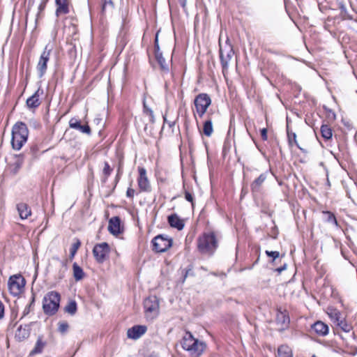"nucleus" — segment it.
Segmentation results:
<instances>
[{
  "mask_svg": "<svg viewBox=\"0 0 357 357\" xmlns=\"http://www.w3.org/2000/svg\"><path fill=\"white\" fill-rule=\"evenodd\" d=\"M155 59L157 60L158 63H159L160 68L164 72L167 73L169 71V67L168 65L166 63L165 59L162 56V52H158L155 54Z\"/></svg>",
  "mask_w": 357,
  "mask_h": 357,
  "instance_id": "31",
  "label": "nucleus"
},
{
  "mask_svg": "<svg viewBox=\"0 0 357 357\" xmlns=\"http://www.w3.org/2000/svg\"><path fill=\"white\" fill-rule=\"evenodd\" d=\"M135 190L131 188H128L126 191V196L129 198H133Z\"/></svg>",
  "mask_w": 357,
  "mask_h": 357,
  "instance_id": "48",
  "label": "nucleus"
},
{
  "mask_svg": "<svg viewBox=\"0 0 357 357\" xmlns=\"http://www.w3.org/2000/svg\"><path fill=\"white\" fill-rule=\"evenodd\" d=\"M220 59L222 68V73H225L227 71L229 67V63L231 61V58L234 56V52L233 50L232 45L229 43V40L227 39L225 45L222 46L220 44Z\"/></svg>",
  "mask_w": 357,
  "mask_h": 357,
  "instance_id": "5",
  "label": "nucleus"
},
{
  "mask_svg": "<svg viewBox=\"0 0 357 357\" xmlns=\"http://www.w3.org/2000/svg\"><path fill=\"white\" fill-rule=\"evenodd\" d=\"M357 1V0H356Z\"/></svg>",
  "mask_w": 357,
  "mask_h": 357,
  "instance_id": "61",
  "label": "nucleus"
},
{
  "mask_svg": "<svg viewBox=\"0 0 357 357\" xmlns=\"http://www.w3.org/2000/svg\"><path fill=\"white\" fill-rule=\"evenodd\" d=\"M146 331L145 326L136 325L129 328L127 332V336L129 338L137 340L144 335Z\"/></svg>",
  "mask_w": 357,
  "mask_h": 357,
  "instance_id": "14",
  "label": "nucleus"
},
{
  "mask_svg": "<svg viewBox=\"0 0 357 357\" xmlns=\"http://www.w3.org/2000/svg\"><path fill=\"white\" fill-rule=\"evenodd\" d=\"M192 347V351L188 350L191 357H199L206 347L204 342L198 341L197 344Z\"/></svg>",
  "mask_w": 357,
  "mask_h": 357,
  "instance_id": "24",
  "label": "nucleus"
},
{
  "mask_svg": "<svg viewBox=\"0 0 357 357\" xmlns=\"http://www.w3.org/2000/svg\"><path fill=\"white\" fill-rule=\"evenodd\" d=\"M38 152V147L36 144L31 145L29 148V154L31 155L32 158L37 157V153Z\"/></svg>",
  "mask_w": 357,
  "mask_h": 357,
  "instance_id": "43",
  "label": "nucleus"
},
{
  "mask_svg": "<svg viewBox=\"0 0 357 357\" xmlns=\"http://www.w3.org/2000/svg\"><path fill=\"white\" fill-rule=\"evenodd\" d=\"M25 280L20 275H14L10 276L8 282L10 293L16 296L20 295L24 289Z\"/></svg>",
  "mask_w": 357,
  "mask_h": 357,
  "instance_id": "8",
  "label": "nucleus"
},
{
  "mask_svg": "<svg viewBox=\"0 0 357 357\" xmlns=\"http://www.w3.org/2000/svg\"><path fill=\"white\" fill-rule=\"evenodd\" d=\"M267 177L266 173H263L259 176L258 178H257L250 185L251 190L254 193H257L260 192L262 184L266 181Z\"/></svg>",
  "mask_w": 357,
  "mask_h": 357,
  "instance_id": "23",
  "label": "nucleus"
},
{
  "mask_svg": "<svg viewBox=\"0 0 357 357\" xmlns=\"http://www.w3.org/2000/svg\"><path fill=\"white\" fill-rule=\"evenodd\" d=\"M34 302H35V297L34 296H32L31 298V303L27 305V307H29V308H31V307L34 304Z\"/></svg>",
  "mask_w": 357,
  "mask_h": 357,
  "instance_id": "56",
  "label": "nucleus"
},
{
  "mask_svg": "<svg viewBox=\"0 0 357 357\" xmlns=\"http://www.w3.org/2000/svg\"><path fill=\"white\" fill-rule=\"evenodd\" d=\"M287 268V264H284L283 266L278 268L275 269V271L278 272V273H282L283 271H284L285 269Z\"/></svg>",
  "mask_w": 357,
  "mask_h": 357,
  "instance_id": "52",
  "label": "nucleus"
},
{
  "mask_svg": "<svg viewBox=\"0 0 357 357\" xmlns=\"http://www.w3.org/2000/svg\"><path fill=\"white\" fill-rule=\"evenodd\" d=\"M30 332V325H20L16 330L15 339L18 342L24 341L29 337Z\"/></svg>",
  "mask_w": 357,
  "mask_h": 357,
  "instance_id": "13",
  "label": "nucleus"
},
{
  "mask_svg": "<svg viewBox=\"0 0 357 357\" xmlns=\"http://www.w3.org/2000/svg\"><path fill=\"white\" fill-rule=\"evenodd\" d=\"M312 329L319 336H326L328 333V326L321 321H316L312 325Z\"/></svg>",
  "mask_w": 357,
  "mask_h": 357,
  "instance_id": "19",
  "label": "nucleus"
},
{
  "mask_svg": "<svg viewBox=\"0 0 357 357\" xmlns=\"http://www.w3.org/2000/svg\"><path fill=\"white\" fill-rule=\"evenodd\" d=\"M194 104L197 113L199 116L202 118L206 112L208 107L211 105V99L207 93H202L195 97Z\"/></svg>",
  "mask_w": 357,
  "mask_h": 357,
  "instance_id": "6",
  "label": "nucleus"
},
{
  "mask_svg": "<svg viewBox=\"0 0 357 357\" xmlns=\"http://www.w3.org/2000/svg\"><path fill=\"white\" fill-rule=\"evenodd\" d=\"M278 357H293L291 349L287 345H281L278 349Z\"/></svg>",
  "mask_w": 357,
  "mask_h": 357,
  "instance_id": "29",
  "label": "nucleus"
},
{
  "mask_svg": "<svg viewBox=\"0 0 357 357\" xmlns=\"http://www.w3.org/2000/svg\"><path fill=\"white\" fill-rule=\"evenodd\" d=\"M143 112L145 114L148 115L149 116V121L151 123H155V116L153 114V110L148 107V105L146 103L145 100H143Z\"/></svg>",
  "mask_w": 357,
  "mask_h": 357,
  "instance_id": "35",
  "label": "nucleus"
},
{
  "mask_svg": "<svg viewBox=\"0 0 357 357\" xmlns=\"http://www.w3.org/2000/svg\"><path fill=\"white\" fill-rule=\"evenodd\" d=\"M340 8L342 12H346V10H347V8L344 4H341Z\"/></svg>",
  "mask_w": 357,
  "mask_h": 357,
  "instance_id": "57",
  "label": "nucleus"
},
{
  "mask_svg": "<svg viewBox=\"0 0 357 357\" xmlns=\"http://www.w3.org/2000/svg\"><path fill=\"white\" fill-rule=\"evenodd\" d=\"M4 306L1 301H0V319L3 317Z\"/></svg>",
  "mask_w": 357,
  "mask_h": 357,
  "instance_id": "51",
  "label": "nucleus"
},
{
  "mask_svg": "<svg viewBox=\"0 0 357 357\" xmlns=\"http://www.w3.org/2000/svg\"><path fill=\"white\" fill-rule=\"evenodd\" d=\"M182 274H183V280L182 283H183L186 278L188 276H195V273L193 271V266L192 264H190L188 266V267L183 270H182Z\"/></svg>",
  "mask_w": 357,
  "mask_h": 357,
  "instance_id": "37",
  "label": "nucleus"
},
{
  "mask_svg": "<svg viewBox=\"0 0 357 357\" xmlns=\"http://www.w3.org/2000/svg\"><path fill=\"white\" fill-rule=\"evenodd\" d=\"M337 321H338L337 322V325L344 332H349L352 327L350 324H347L345 321L344 320H340L339 321L338 319H337Z\"/></svg>",
  "mask_w": 357,
  "mask_h": 357,
  "instance_id": "39",
  "label": "nucleus"
},
{
  "mask_svg": "<svg viewBox=\"0 0 357 357\" xmlns=\"http://www.w3.org/2000/svg\"><path fill=\"white\" fill-rule=\"evenodd\" d=\"M328 117L334 120L335 119V114L332 110H330Z\"/></svg>",
  "mask_w": 357,
  "mask_h": 357,
  "instance_id": "54",
  "label": "nucleus"
},
{
  "mask_svg": "<svg viewBox=\"0 0 357 357\" xmlns=\"http://www.w3.org/2000/svg\"><path fill=\"white\" fill-rule=\"evenodd\" d=\"M185 198L187 201H188L189 202H190L192 204V206L194 205L193 204V196L191 193H190L188 191H185Z\"/></svg>",
  "mask_w": 357,
  "mask_h": 357,
  "instance_id": "46",
  "label": "nucleus"
},
{
  "mask_svg": "<svg viewBox=\"0 0 357 357\" xmlns=\"http://www.w3.org/2000/svg\"><path fill=\"white\" fill-rule=\"evenodd\" d=\"M178 2L179 3L181 4V6L185 8V6H186V0H178Z\"/></svg>",
  "mask_w": 357,
  "mask_h": 357,
  "instance_id": "55",
  "label": "nucleus"
},
{
  "mask_svg": "<svg viewBox=\"0 0 357 357\" xmlns=\"http://www.w3.org/2000/svg\"><path fill=\"white\" fill-rule=\"evenodd\" d=\"M80 245H81V242L79 241V240H77V241L72 245V246L70 249V259L74 258Z\"/></svg>",
  "mask_w": 357,
  "mask_h": 357,
  "instance_id": "38",
  "label": "nucleus"
},
{
  "mask_svg": "<svg viewBox=\"0 0 357 357\" xmlns=\"http://www.w3.org/2000/svg\"><path fill=\"white\" fill-rule=\"evenodd\" d=\"M32 324H33V322H31L29 325L31 326V325H32Z\"/></svg>",
  "mask_w": 357,
  "mask_h": 357,
  "instance_id": "60",
  "label": "nucleus"
},
{
  "mask_svg": "<svg viewBox=\"0 0 357 357\" xmlns=\"http://www.w3.org/2000/svg\"><path fill=\"white\" fill-rule=\"evenodd\" d=\"M52 51V47H50L49 45H47L40 54L36 66L38 77L40 78L43 77L46 73L47 69V62L50 60Z\"/></svg>",
  "mask_w": 357,
  "mask_h": 357,
  "instance_id": "7",
  "label": "nucleus"
},
{
  "mask_svg": "<svg viewBox=\"0 0 357 357\" xmlns=\"http://www.w3.org/2000/svg\"><path fill=\"white\" fill-rule=\"evenodd\" d=\"M323 215L325 216V221L328 223H332L333 225H335L336 227H339L338 222L337 221V219L331 211H324L322 212Z\"/></svg>",
  "mask_w": 357,
  "mask_h": 357,
  "instance_id": "33",
  "label": "nucleus"
},
{
  "mask_svg": "<svg viewBox=\"0 0 357 357\" xmlns=\"http://www.w3.org/2000/svg\"><path fill=\"white\" fill-rule=\"evenodd\" d=\"M58 331L61 334H65L69 328V325L66 321H61L58 324Z\"/></svg>",
  "mask_w": 357,
  "mask_h": 357,
  "instance_id": "41",
  "label": "nucleus"
},
{
  "mask_svg": "<svg viewBox=\"0 0 357 357\" xmlns=\"http://www.w3.org/2000/svg\"><path fill=\"white\" fill-rule=\"evenodd\" d=\"M213 131V128L212 121L209 119L204 123L203 132L206 136L210 137L212 135Z\"/></svg>",
  "mask_w": 357,
  "mask_h": 357,
  "instance_id": "34",
  "label": "nucleus"
},
{
  "mask_svg": "<svg viewBox=\"0 0 357 357\" xmlns=\"http://www.w3.org/2000/svg\"><path fill=\"white\" fill-rule=\"evenodd\" d=\"M46 346V342L43 340V337L39 336L37 339L33 349L30 351L29 356H34L41 354Z\"/></svg>",
  "mask_w": 357,
  "mask_h": 357,
  "instance_id": "25",
  "label": "nucleus"
},
{
  "mask_svg": "<svg viewBox=\"0 0 357 357\" xmlns=\"http://www.w3.org/2000/svg\"><path fill=\"white\" fill-rule=\"evenodd\" d=\"M287 138H288V143L289 146H292L294 144H295L300 150L302 151H304L303 149L300 147L298 145L297 140H296V135L295 132L290 131L289 128L287 126Z\"/></svg>",
  "mask_w": 357,
  "mask_h": 357,
  "instance_id": "27",
  "label": "nucleus"
},
{
  "mask_svg": "<svg viewBox=\"0 0 357 357\" xmlns=\"http://www.w3.org/2000/svg\"><path fill=\"white\" fill-rule=\"evenodd\" d=\"M144 308L147 319H153L159 314V301L157 296H150L144 301Z\"/></svg>",
  "mask_w": 357,
  "mask_h": 357,
  "instance_id": "4",
  "label": "nucleus"
},
{
  "mask_svg": "<svg viewBox=\"0 0 357 357\" xmlns=\"http://www.w3.org/2000/svg\"><path fill=\"white\" fill-rule=\"evenodd\" d=\"M40 94H43V90L39 88L31 97H29L26 102V105L29 109H36L40 105L39 100Z\"/></svg>",
  "mask_w": 357,
  "mask_h": 357,
  "instance_id": "17",
  "label": "nucleus"
},
{
  "mask_svg": "<svg viewBox=\"0 0 357 357\" xmlns=\"http://www.w3.org/2000/svg\"><path fill=\"white\" fill-rule=\"evenodd\" d=\"M49 0H41V2L39 4V6H38V14H37V17H38L40 15V13L45 10V7H46V4L47 3Z\"/></svg>",
  "mask_w": 357,
  "mask_h": 357,
  "instance_id": "44",
  "label": "nucleus"
},
{
  "mask_svg": "<svg viewBox=\"0 0 357 357\" xmlns=\"http://www.w3.org/2000/svg\"><path fill=\"white\" fill-rule=\"evenodd\" d=\"M153 250L157 252H164L172 245V240L163 235H158L152 240Z\"/></svg>",
  "mask_w": 357,
  "mask_h": 357,
  "instance_id": "9",
  "label": "nucleus"
},
{
  "mask_svg": "<svg viewBox=\"0 0 357 357\" xmlns=\"http://www.w3.org/2000/svg\"><path fill=\"white\" fill-rule=\"evenodd\" d=\"M138 172L139 177L137 178V183L140 190L143 192H151V187L146 176V169L142 167H139Z\"/></svg>",
  "mask_w": 357,
  "mask_h": 357,
  "instance_id": "11",
  "label": "nucleus"
},
{
  "mask_svg": "<svg viewBox=\"0 0 357 357\" xmlns=\"http://www.w3.org/2000/svg\"><path fill=\"white\" fill-rule=\"evenodd\" d=\"M32 324H33V322H31L29 325L31 326V325H32Z\"/></svg>",
  "mask_w": 357,
  "mask_h": 357,
  "instance_id": "59",
  "label": "nucleus"
},
{
  "mask_svg": "<svg viewBox=\"0 0 357 357\" xmlns=\"http://www.w3.org/2000/svg\"><path fill=\"white\" fill-rule=\"evenodd\" d=\"M267 132H268L267 128H265L260 130L261 137L264 141H266L268 139Z\"/></svg>",
  "mask_w": 357,
  "mask_h": 357,
  "instance_id": "47",
  "label": "nucleus"
},
{
  "mask_svg": "<svg viewBox=\"0 0 357 357\" xmlns=\"http://www.w3.org/2000/svg\"><path fill=\"white\" fill-rule=\"evenodd\" d=\"M198 341L199 340L194 338L190 333H187L182 340V347L183 349L186 351H192V347L193 346V344H195V346H196L197 344Z\"/></svg>",
  "mask_w": 357,
  "mask_h": 357,
  "instance_id": "20",
  "label": "nucleus"
},
{
  "mask_svg": "<svg viewBox=\"0 0 357 357\" xmlns=\"http://www.w3.org/2000/svg\"><path fill=\"white\" fill-rule=\"evenodd\" d=\"M77 305L75 301H70L65 307V312L73 315L76 313Z\"/></svg>",
  "mask_w": 357,
  "mask_h": 357,
  "instance_id": "36",
  "label": "nucleus"
},
{
  "mask_svg": "<svg viewBox=\"0 0 357 357\" xmlns=\"http://www.w3.org/2000/svg\"><path fill=\"white\" fill-rule=\"evenodd\" d=\"M102 10H104L107 5L113 6V2L112 0H102Z\"/></svg>",
  "mask_w": 357,
  "mask_h": 357,
  "instance_id": "49",
  "label": "nucleus"
},
{
  "mask_svg": "<svg viewBox=\"0 0 357 357\" xmlns=\"http://www.w3.org/2000/svg\"><path fill=\"white\" fill-rule=\"evenodd\" d=\"M56 9L55 14L57 17L62 14H68L70 12L68 0H55Z\"/></svg>",
  "mask_w": 357,
  "mask_h": 357,
  "instance_id": "18",
  "label": "nucleus"
},
{
  "mask_svg": "<svg viewBox=\"0 0 357 357\" xmlns=\"http://www.w3.org/2000/svg\"><path fill=\"white\" fill-rule=\"evenodd\" d=\"M24 162V158L22 155H19L16 156V160L10 165L11 172L13 174H16L18 173L19 170L21 169Z\"/></svg>",
  "mask_w": 357,
  "mask_h": 357,
  "instance_id": "26",
  "label": "nucleus"
},
{
  "mask_svg": "<svg viewBox=\"0 0 357 357\" xmlns=\"http://www.w3.org/2000/svg\"><path fill=\"white\" fill-rule=\"evenodd\" d=\"M113 171V168H112L109 165V164L107 162H104V167L102 169V176L101 178V182L102 183H105L109 176L111 175L112 172Z\"/></svg>",
  "mask_w": 357,
  "mask_h": 357,
  "instance_id": "28",
  "label": "nucleus"
},
{
  "mask_svg": "<svg viewBox=\"0 0 357 357\" xmlns=\"http://www.w3.org/2000/svg\"><path fill=\"white\" fill-rule=\"evenodd\" d=\"M61 300L60 294L55 291L48 292L43 300V310L45 314H55L59 308Z\"/></svg>",
  "mask_w": 357,
  "mask_h": 357,
  "instance_id": "3",
  "label": "nucleus"
},
{
  "mask_svg": "<svg viewBox=\"0 0 357 357\" xmlns=\"http://www.w3.org/2000/svg\"><path fill=\"white\" fill-rule=\"evenodd\" d=\"M121 219L119 216L112 217L109 220L108 230L114 235L117 236L121 233Z\"/></svg>",
  "mask_w": 357,
  "mask_h": 357,
  "instance_id": "16",
  "label": "nucleus"
},
{
  "mask_svg": "<svg viewBox=\"0 0 357 357\" xmlns=\"http://www.w3.org/2000/svg\"><path fill=\"white\" fill-rule=\"evenodd\" d=\"M158 33H157L156 35H155V41H154V51H155V54L156 53H159V52H162L160 50V47H159V44H158Z\"/></svg>",
  "mask_w": 357,
  "mask_h": 357,
  "instance_id": "45",
  "label": "nucleus"
},
{
  "mask_svg": "<svg viewBox=\"0 0 357 357\" xmlns=\"http://www.w3.org/2000/svg\"><path fill=\"white\" fill-rule=\"evenodd\" d=\"M30 311H31V308H29V307L26 306V307L24 310L22 317L27 315L30 312Z\"/></svg>",
  "mask_w": 357,
  "mask_h": 357,
  "instance_id": "53",
  "label": "nucleus"
},
{
  "mask_svg": "<svg viewBox=\"0 0 357 357\" xmlns=\"http://www.w3.org/2000/svg\"><path fill=\"white\" fill-rule=\"evenodd\" d=\"M29 136V130L26 125L22 122H17L12 128L11 144L14 149L20 150L26 142Z\"/></svg>",
  "mask_w": 357,
  "mask_h": 357,
  "instance_id": "2",
  "label": "nucleus"
},
{
  "mask_svg": "<svg viewBox=\"0 0 357 357\" xmlns=\"http://www.w3.org/2000/svg\"><path fill=\"white\" fill-rule=\"evenodd\" d=\"M73 276L76 281H79L84 278V271L76 262H75L73 265Z\"/></svg>",
  "mask_w": 357,
  "mask_h": 357,
  "instance_id": "30",
  "label": "nucleus"
},
{
  "mask_svg": "<svg viewBox=\"0 0 357 357\" xmlns=\"http://www.w3.org/2000/svg\"><path fill=\"white\" fill-rule=\"evenodd\" d=\"M17 210L22 220L26 219L31 215V208L26 203H18L17 204Z\"/></svg>",
  "mask_w": 357,
  "mask_h": 357,
  "instance_id": "21",
  "label": "nucleus"
},
{
  "mask_svg": "<svg viewBox=\"0 0 357 357\" xmlns=\"http://www.w3.org/2000/svg\"><path fill=\"white\" fill-rule=\"evenodd\" d=\"M167 221L172 227L176 228L178 230L183 229L185 225L183 221L175 213L169 215Z\"/></svg>",
  "mask_w": 357,
  "mask_h": 357,
  "instance_id": "22",
  "label": "nucleus"
},
{
  "mask_svg": "<svg viewBox=\"0 0 357 357\" xmlns=\"http://www.w3.org/2000/svg\"><path fill=\"white\" fill-rule=\"evenodd\" d=\"M322 137L326 140H329L333 137V131L331 128L326 124L321 126L320 128Z\"/></svg>",
  "mask_w": 357,
  "mask_h": 357,
  "instance_id": "32",
  "label": "nucleus"
},
{
  "mask_svg": "<svg viewBox=\"0 0 357 357\" xmlns=\"http://www.w3.org/2000/svg\"><path fill=\"white\" fill-rule=\"evenodd\" d=\"M110 248L107 243L96 244L93 249V256L99 264H102L108 257Z\"/></svg>",
  "mask_w": 357,
  "mask_h": 357,
  "instance_id": "10",
  "label": "nucleus"
},
{
  "mask_svg": "<svg viewBox=\"0 0 357 357\" xmlns=\"http://www.w3.org/2000/svg\"><path fill=\"white\" fill-rule=\"evenodd\" d=\"M275 321L282 329L287 327L289 324V317L287 310H282L281 307L278 308L277 310Z\"/></svg>",
  "mask_w": 357,
  "mask_h": 357,
  "instance_id": "12",
  "label": "nucleus"
},
{
  "mask_svg": "<svg viewBox=\"0 0 357 357\" xmlns=\"http://www.w3.org/2000/svg\"><path fill=\"white\" fill-rule=\"evenodd\" d=\"M61 268L58 273V279L59 280H62L65 276V273L66 272L68 267H67V261H61Z\"/></svg>",
  "mask_w": 357,
  "mask_h": 357,
  "instance_id": "40",
  "label": "nucleus"
},
{
  "mask_svg": "<svg viewBox=\"0 0 357 357\" xmlns=\"http://www.w3.org/2000/svg\"><path fill=\"white\" fill-rule=\"evenodd\" d=\"M265 253L268 257L273 258L272 262L280 257V252L278 251L266 250Z\"/></svg>",
  "mask_w": 357,
  "mask_h": 357,
  "instance_id": "42",
  "label": "nucleus"
},
{
  "mask_svg": "<svg viewBox=\"0 0 357 357\" xmlns=\"http://www.w3.org/2000/svg\"><path fill=\"white\" fill-rule=\"evenodd\" d=\"M119 178H120V168H119V169H118V173L116 176V182H118Z\"/></svg>",
  "mask_w": 357,
  "mask_h": 357,
  "instance_id": "58",
  "label": "nucleus"
},
{
  "mask_svg": "<svg viewBox=\"0 0 357 357\" xmlns=\"http://www.w3.org/2000/svg\"><path fill=\"white\" fill-rule=\"evenodd\" d=\"M163 120H164L165 123H167L168 124L169 128H172L175 125V122L174 121H167L165 116H163Z\"/></svg>",
  "mask_w": 357,
  "mask_h": 357,
  "instance_id": "50",
  "label": "nucleus"
},
{
  "mask_svg": "<svg viewBox=\"0 0 357 357\" xmlns=\"http://www.w3.org/2000/svg\"><path fill=\"white\" fill-rule=\"evenodd\" d=\"M218 246L214 232H204L197 239V249L202 254L212 255Z\"/></svg>",
  "mask_w": 357,
  "mask_h": 357,
  "instance_id": "1",
  "label": "nucleus"
},
{
  "mask_svg": "<svg viewBox=\"0 0 357 357\" xmlns=\"http://www.w3.org/2000/svg\"><path fill=\"white\" fill-rule=\"evenodd\" d=\"M69 126L71 128L78 130L82 133H85L88 135L91 134V130L90 127L86 125H81L80 121L75 118H72L69 121Z\"/></svg>",
  "mask_w": 357,
  "mask_h": 357,
  "instance_id": "15",
  "label": "nucleus"
}]
</instances>
